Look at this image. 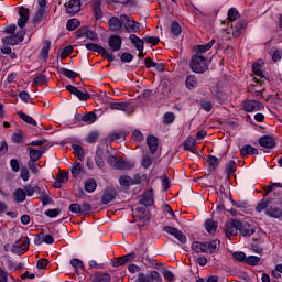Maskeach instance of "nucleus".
Returning a JSON list of instances; mask_svg holds the SVG:
<instances>
[{
    "label": "nucleus",
    "instance_id": "1",
    "mask_svg": "<svg viewBox=\"0 0 282 282\" xmlns=\"http://www.w3.org/2000/svg\"><path fill=\"white\" fill-rule=\"evenodd\" d=\"M263 210L267 217H270L271 219H279V221H282V208L276 207L274 205H270V200L262 199L256 206L257 213H263Z\"/></svg>",
    "mask_w": 282,
    "mask_h": 282
},
{
    "label": "nucleus",
    "instance_id": "2",
    "mask_svg": "<svg viewBox=\"0 0 282 282\" xmlns=\"http://www.w3.org/2000/svg\"><path fill=\"white\" fill-rule=\"evenodd\" d=\"M189 68L194 74H204V72H208V59L194 54L189 61Z\"/></svg>",
    "mask_w": 282,
    "mask_h": 282
},
{
    "label": "nucleus",
    "instance_id": "3",
    "mask_svg": "<svg viewBox=\"0 0 282 282\" xmlns=\"http://www.w3.org/2000/svg\"><path fill=\"white\" fill-rule=\"evenodd\" d=\"M223 232L229 241H232L237 235H239V220L237 219H230L225 223L223 227Z\"/></svg>",
    "mask_w": 282,
    "mask_h": 282
},
{
    "label": "nucleus",
    "instance_id": "4",
    "mask_svg": "<svg viewBox=\"0 0 282 282\" xmlns=\"http://www.w3.org/2000/svg\"><path fill=\"white\" fill-rule=\"evenodd\" d=\"M85 47L89 52H96L97 54H101L102 58H105L106 61H109V63H113V61H116V56L113 55V53L107 51V48L96 43L85 44Z\"/></svg>",
    "mask_w": 282,
    "mask_h": 282
},
{
    "label": "nucleus",
    "instance_id": "5",
    "mask_svg": "<svg viewBox=\"0 0 282 282\" xmlns=\"http://www.w3.org/2000/svg\"><path fill=\"white\" fill-rule=\"evenodd\" d=\"M132 215L135 221H139V228H144V226H147V224H149L151 220L149 213H147V207H135L132 209Z\"/></svg>",
    "mask_w": 282,
    "mask_h": 282
},
{
    "label": "nucleus",
    "instance_id": "6",
    "mask_svg": "<svg viewBox=\"0 0 282 282\" xmlns=\"http://www.w3.org/2000/svg\"><path fill=\"white\" fill-rule=\"evenodd\" d=\"M30 250V238L22 237L21 239L17 240L12 247L11 252L14 254H25Z\"/></svg>",
    "mask_w": 282,
    "mask_h": 282
},
{
    "label": "nucleus",
    "instance_id": "7",
    "mask_svg": "<svg viewBox=\"0 0 282 282\" xmlns=\"http://www.w3.org/2000/svg\"><path fill=\"white\" fill-rule=\"evenodd\" d=\"M246 25H248V23L245 20H240L235 24V26H231V32L230 30L226 29L224 31V36H226L228 40L239 39V36H241V31L246 30Z\"/></svg>",
    "mask_w": 282,
    "mask_h": 282
},
{
    "label": "nucleus",
    "instance_id": "8",
    "mask_svg": "<svg viewBox=\"0 0 282 282\" xmlns=\"http://www.w3.org/2000/svg\"><path fill=\"white\" fill-rule=\"evenodd\" d=\"M238 232L241 237H252L257 232V227L254 224L238 220Z\"/></svg>",
    "mask_w": 282,
    "mask_h": 282
},
{
    "label": "nucleus",
    "instance_id": "9",
    "mask_svg": "<svg viewBox=\"0 0 282 282\" xmlns=\"http://www.w3.org/2000/svg\"><path fill=\"white\" fill-rule=\"evenodd\" d=\"M243 109L247 111V113H252V111H261V109H264V106L260 101L246 99L243 101Z\"/></svg>",
    "mask_w": 282,
    "mask_h": 282
},
{
    "label": "nucleus",
    "instance_id": "10",
    "mask_svg": "<svg viewBox=\"0 0 282 282\" xmlns=\"http://www.w3.org/2000/svg\"><path fill=\"white\" fill-rule=\"evenodd\" d=\"M163 231L167 232V235H171L172 237H175L180 243H186V235L182 232V230L171 227V226H165L163 227Z\"/></svg>",
    "mask_w": 282,
    "mask_h": 282
},
{
    "label": "nucleus",
    "instance_id": "11",
    "mask_svg": "<svg viewBox=\"0 0 282 282\" xmlns=\"http://www.w3.org/2000/svg\"><path fill=\"white\" fill-rule=\"evenodd\" d=\"M121 21H123L124 28L128 32L135 33L140 30V23L131 20L128 15H121Z\"/></svg>",
    "mask_w": 282,
    "mask_h": 282
},
{
    "label": "nucleus",
    "instance_id": "12",
    "mask_svg": "<svg viewBox=\"0 0 282 282\" xmlns=\"http://www.w3.org/2000/svg\"><path fill=\"white\" fill-rule=\"evenodd\" d=\"M65 8H66L67 14H69L70 17H74L75 14H78V12H80V8H82L80 0H70L66 2Z\"/></svg>",
    "mask_w": 282,
    "mask_h": 282
},
{
    "label": "nucleus",
    "instance_id": "13",
    "mask_svg": "<svg viewBox=\"0 0 282 282\" xmlns=\"http://www.w3.org/2000/svg\"><path fill=\"white\" fill-rule=\"evenodd\" d=\"M108 46L111 52H120L122 50V37L120 35H111L108 39Z\"/></svg>",
    "mask_w": 282,
    "mask_h": 282
},
{
    "label": "nucleus",
    "instance_id": "14",
    "mask_svg": "<svg viewBox=\"0 0 282 282\" xmlns=\"http://www.w3.org/2000/svg\"><path fill=\"white\" fill-rule=\"evenodd\" d=\"M122 15L119 18L112 17L108 20V28L111 32H120L122 30Z\"/></svg>",
    "mask_w": 282,
    "mask_h": 282
},
{
    "label": "nucleus",
    "instance_id": "15",
    "mask_svg": "<svg viewBox=\"0 0 282 282\" xmlns=\"http://www.w3.org/2000/svg\"><path fill=\"white\" fill-rule=\"evenodd\" d=\"M116 195H118V193L116 192L115 188H106L102 196H101V204H111V202H113V199H116Z\"/></svg>",
    "mask_w": 282,
    "mask_h": 282
},
{
    "label": "nucleus",
    "instance_id": "16",
    "mask_svg": "<svg viewBox=\"0 0 282 282\" xmlns=\"http://www.w3.org/2000/svg\"><path fill=\"white\" fill-rule=\"evenodd\" d=\"M19 15L20 18L18 20V26L25 28V24L28 23V21H30V9L21 7Z\"/></svg>",
    "mask_w": 282,
    "mask_h": 282
},
{
    "label": "nucleus",
    "instance_id": "17",
    "mask_svg": "<svg viewBox=\"0 0 282 282\" xmlns=\"http://www.w3.org/2000/svg\"><path fill=\"white\" fill-rule=\"evenodd\" d=\"M259 144L264 149H274V147H276V141L270 135H264L259 139Z\"/></svg>",
    "mask_w": 282,
    "mask_h": 282
},
{
    "label": "nucleus",
    "instance_id": "18",
    "mask_svg": "<svg viewBox=\"0 0 282 282\" xmlns=\"http://www.w3.org/2000/svg\"><path fill=\"white\" fill-rule=\"evenodd\" d=\"M110 109L129 113V111L132 109V106L129 102H110Z\"/></svg>",
    "mask_w": 282,
    "mask_h": 282
},
{
    "label": "nucleus",
    "instance_id": "19",
    "mask_svg": "<svg viewBox=\"0 0 282 282\" xmlns=\"http://www.w3.org/2000/svg\"><path fill=\"white\" fill-rule=\"evenodd\" d=\"M221 246V241L219 240H212L209 242H205V249L207 250L206 251V254H214V252H217V250H219Z\"/></svg>",
    "mask_w": 282,
    "mask_h": 282
},
{
    "label": "nucleus",
    "instance_id": "20",
    "mask_svg": "<svg viewBox=\"0 0 282 282\" xmlns=\"http://www.w3.org/2000/svg\"><path fill=\"white\" fill-rule=\"evenodd\" d=\"M147 144L149 147L150 153L152 155H155V153L158 152V144H159L158 138H155L154 135H148Z\"/></svg>",
    "mask_w": 282,
    "mask_h": 282
},
{
    "label": "nucleus",
    "instance_id": "21",
    "mask_svg": "<svg viewBox=\"0 0 282 282\" xmlns=\"http://www.w3.org/2000/svg\"><path fill=\"white\" fill-rule=\"evenodd\" d=\"M218 227H219V223H217L210 218H208L204 223V228L207 232H209V235H215V232H217Z\"/></svg>",
    "mask_w": 282,
    "mask_h": 282
},
{
    "label": "nucleus",
    "instance_id": "22",
    "mask_svg": "<svg viewBox=\"0 0 282 282\" xmlns=\"http://www.w3.org/2000/svg\"><path fill=\"white\" fill-rule=\"evenodd\" d=\"M52 47V42L50 40H45L43 43V47L40 51V58L42 61H47L50 58V48Z\"/></svg>",
    "mask_w": 282,
    "mask_h": 282
},
{
    "label": "nucleus",
    "instance_id": "23",
    "mask_svg": "<svg viewBox=\"0 0 282 282\" xmlns=\"http://www.w3.org/2000/svg\"><path fill=\"white\" fill-rule=\"evenodd\" d=\"M215 45V39L210 40L207 44L196 46V56H204L205 52H208Z\"/></svg>",
    "mask_w": 282,
    "mask_h": 282
},
{
    "label": "nucleus",
    "instance_id": "24",
    "mask_svg": "<svg viewBox=\"0 0 282 282\" xmlns=\"http://www.w3.org/2000/svg\"><path fill=\"white\" fill-rule=\"evenodd\" d=\"M93 282H109L111 281V275L105 272H97L91 275Z\"/></svg>",
    "mask_w": 282,
    "mask_h": 282
},
{
    "label": "nucleus",
    "instance_id": "25",
    "mask_svg": "<svg viewBox=\"0 0 282 282\" xmlns=\"http://www.w3.org/2000/svg\"><path fill=\"white\" fill-rule=\"evenodd\" d=\"M130 42L132 43V45H134L138 52H142V50H144V40L138 37V35L131 34Z\"/></svg>",
    "mask_w": 282,
    "mask_h": 282
},
{
    "label": "nucleus",
    "instance_id": "26",
    "mask_svg": "<svg viewBox=\"0 0 282 282\" xmlns=\"http://www.w3.org/2000/svg\"><path fill=\"white\" fill-rule=\"evenodd\" d=\"M132 167L133 164L131 162L119 159L115 169L116 171H131Z\"/></svg>",
    "mask_w": 282,
    "mask_h": 282
},
{
    "label": "nucleus",
    "instance_id": "27",
    "mask_svg": "<svg viewBox=\"0 0 282 282\" xmlns=\"http://www.w3.org/2000/svg\"><path fill=\"white\" fill-rule=\"evenodd\" d=\"M240 154L246 155H259V150L250 144H246L240 149Z\"/></svg>",
    "mask_w": 282,
    "mask_h": 282
},
{
    "label": "nucleus",
    "instance_id": "28",
    "mask_svg": "<svg viewBox=\"0 0 282 282\" xmlns=\"http://www.w3.org/2000/svg\"><path fill=\"white\" fill-rule=\"evenodd\" d=\"M29 156L31 158V162H39L41 158H43V151L36 150L34 148H28Z\"/></svg>",
    "mask_w": 282,
    "mask_h": 282
},
{
    "label": "nucleus",
    "instance_id": "29",
    "mask_svg": "<svg viewBox=\"0 0 282 282\" xmlns=\"http://www.w3.org/2000/svg\"><path fill=\"white\" fill-rule=\"evenodd\" d=\"M192 250L194 252H196V254H202L207 252L206 250V242H199V241H195L192 243Z\"/></svg>",
    "mask_w": 282,
    "mask_h": 282
},
{
    "label": "nucleus",
    "instance_id": "30",
    "mask_svg": "<svg viewBox=\"0 0 282 282\" xmlns=\"http://www.w3.org/2000/svg\"><path fill=\"white\" fill-rule=\"evenodd\" d=\"M186 89H197V77L195 75H188L185 79Z\"/></svg>",
    "mask_w": 282,
    "mask_h": 282
},
{
    "label": "nucleus",
    "instance_id": "31",
    "mask_svg": "<svg viewBox=\"0 0 282 282\" xmlns=\"http://www.w3.org/2000/svg\"><path fill=\"white\" fill-rule=\"evenodd\" d=\"M13 197H14V202H17V204H21L23 202H25V191L22 188H18L13 192Z\"/></svg>",
    "mask_w": 282,
    "mask_h": 282
},
{
    "label": "nucleus",
    "instance_id": "32",
    "mask_svg": "<svg viewBox=\"0 0 282 282\" xmlns=\"http://www.w3.org/2000/svg\"><path fill=\"white\" fill-rule=\"evenodd\" d=\"M72 149L73 153L77 155L78 160H85V150L83 149V147L78 145V143H73Z\"/></svg>",
    "mask_w": 282,
    "mask_h": 282
},
{
    "label": "nucleus",
    "instance_id": "33",
    "mask_svg": "<svg viewBox=\"0 0 282 282\" xmlns=\"http://www.w3.org/2000/svg\"><path fill=\"white\" fill-rule=\"evenodd\" d=\"M97 118H98V115H96V112H94V111H90V112H87L86 115H84L82 117V120L86 124H94V122H96Z\"/></svg>",
    "mask_w": 282,
    "mask_h": 282
},
{
    "label": "nucleus",
    "instance_id": "34",
    "mask_svg": "<svg viewBox=\"0 0 282 282\" xmlns=\"http://www.w3.org/2000/svg\"><path fill=\"white\" fill-rule=\"evenodd\" d=\"M141 204L143 206H151L153 204V192H145L142 195Z\"/></svg>",
    "mask_w": 282,
    "mask_h": 282
},
{
    "label": "nucleus",
    "instance_id": "35",
    "mask_svg": "<svg viewBox=\"0 0 282 282\" xmlns=\"http://www.w3.org/2000/svg\"><path fill=\"white\" fill-rule=\"evenodd\" d=\"M18 116L19 118H21V120H23L24 122H26L28 124H32L33 127H36V120H34V118L30 117L29 115H26L23 111H18Z\"/></svg>",
    "mask_w": 282,
    "mask_h": 282
},
{
    "label": "nucleus",
    "instance_id": "36",
    "mask_svg": "<svg viewBox=\"0 0 282 282\" xmlns=\"http://www.w3.org/2000/svg\"><path fill=\"white\" fill-rule=\"evenodd\" d=\"M43 19H45V9L40 8V9H37L35 15L33 17L34 25H39V23H41V21H43Z\"/></svg>",
    "mask_w": 282,
    "mask_h": 282
},
{
    "label": "nucleus",
    "instance_id": "37",
    "mask_svg": "<svg viewBox=\"0 0 282 282\" xmlns=\"http://www.w3.org/2000/svg\"><path fill=\"white\" fill-rule=\"evenodd\" d=\"M170 32L173 36H180L182 34V26L177 21H173L170 26Z\"/></svg>",
    "mask_w": 282,
    "mask_h": 282
},
{
    "label": "nucleus",
    "instance_id": "38",
    "mask_svg": "<svg viewBox=\"0 0 282 282\" xmlns=\"http://www.w3.org/2000/svg\"><path fill=\"white\" fill-rule=\"evenodd\" d=\"M98 187V184L96 183V180L91 178L85 182V192L86 193H94L96 188Z\"/></svg>",
    "mask_w": 282,
    "mask_h": 282
},
{
    "label": "nucleus",
    "instance_id": "39",
    "mask_svg": "<svg viewBox=\"0 0 282 282\" xmlns=\"http://www.w3.org/2000/svg\"><path fill=\"white\" fill-rule=\"evenodd\" d=\"M119 184L126 188H129V186H133V178L129 175H122L119 178Z\"/></svg>",
    "mask_w": 282,
    "mask_h": 282
},
{
    "label": "nucleus",
    "instance_id": "40",
    "mask_svg": "<svg viewBox=\"0 0 282 282\" xmlns=\"http://www.w3.org/2000/svg\"><path fill=\"white\" fill-rule=\"evenodd\" d=\"M152 165H153V158H151V155L149 154H144L141 160V166L143 169H151Z\"/></svg>",
    "mask_w": 282,
    "mask_h": 282
},
{
    "label": "nucleus",
    "instance_id": "41",
    "mask_svg": "<svg viewBox=\"0 0 282 282\" xmlns=\"http://www.w3.org/2000/svg\"><path fill=\"white\" fill-rule=\"evenodd\" d=\"M94 17L96 21H100V19H102V9L100 8V1H96L94 3Z\"/></svg>",
    "mask_w": 282,
    "mask_h": 282
},
{
    "label": "nucleus",
    "instance_id": "42",
    "mask_svg": "<svg viewBox=\"0 0 282 282\" xmlns=\"http://www.w3.org/2000/svg\"><path fill=\"white\" fill-rule=\"evenodd\" d=\"M79 25H80V21H78V19H76V18H73L67 21L66 29L69 32H74V30H76V28H78Z\"/></svg>",
    "mask_w": 282,
    "mask_h": 282
},
{
    "label": "nucleus",
    "instance_id": "43",
    "mask_svg": "<svg viewBox=\"0 0 282 282\" xmlns=\"http://www.w3.org/2000/svg\"><path fill=\"white\" fill-rule=\"evenodd\" d=\"M82 36H84V39H88L89 41L98 40V34L89 29L84 30V32H82Z\"/></svg>",
    "mask_w": 282,
    "mask_h": 282
},
{
    "label": "nucleus",
    "instance_id": "44",
    "mask_svg": "<svg viewBox=\"0 0 282 282\" xmlns=\"http://www.w3.org/2000/svg\"><path fill=\"white\" fill-rule=\"evenodd\" d=\"M227 175L230 177V175H232L236 171H237V162L235 161H229L226 164V169H225Z\"/></svg>",
    "mask_w": 282,
    "mask_h": 282
},
{
    "label": "nucleus",
    "instance_id": "45",
    "mask_svg": "<svg viewBox=\"0 0 282 282\" xmlns=\"http://www.w3.org/2000/svg\"><path fill=\"white\" fill-rule=\"evenodd\" d=\"M239 17H241V15L239 14V11L236 8H230L228 10V14H227L228 21H231V22L237 21V19H239Z\"/></svg>",
    "mask_w": 282,
    "mask_h": 282
},
{
    "label": "nucleus",
    "instance_id": "46",
    "mask_svg": "<svg viewBox=\"0 0 282 282\" xmlns=\"http://www.w3.org/2000/svg\"><path fill=\"white\" fill-rule=\"evenodd\" d=\"M175 122V113L174 112H165L163 115V124H173Z\"/></svg>",
    "mask_w": 282,
    "mask_h": 282
},
{
    "label": "nucleus",
    "instance_id": "47",
    "mask_svg": "<svg viewBox=\"0 0 282 282\" xmlns=\"http://www.w3.org/2000/svg\"><path fill=\"white\" fill-rule=\"evenodd\" d=\"M61 74H63V76H66V78H70L72 80H74V78H78V73L69 70L65 67L61 68Z\"/></svg>",
    "mask_w": 282,
    "mask_h": 282
},
{
    "label": "nucleus",
    "instance_id": "48",
    "mask_svg": "<svg viewBox=\"0 0 282 282\" xmlns=\"http://www.w3.org/2000/svg\"><path fill=\"white\" fill-rule=\"evenodd\" d=\"M129 135V133L121 131V132H115L110 135L111 142H118V140H124Z\"/></svg>",
    "mask_w": 282,
    "mask_h": 282
},
{
    "label": "nucleus",
    "instance_id": "49",
    "mask_svg": "<svg viewBox=\"0 0 282 282\" xmlns=\"http://www.w3.org/2000/svg\"><path fill=\"white\" fill-rule=\"evenodd\" d=\"M70 265L75 269L76 272H78V270H85V264L80 261V259H72Z\"/></svg>",
    "mask_w": 282,
    "mask_h": 282
},
{
    "label": "nucleus",
    "instance_id": "50",
    "mask_svg": "<svg viewBox=\"0 0 282 282\" xmlns=\"http://www.w3.org/2000/svg\"><path fill=\"white\" fill-rule=\"evenodd\" d=\"M2 43L4 45H19V41L17 40L15 35H9L2 39Z\"/></svg>",
    "mask_w": 282,
    "mask_h": 282
},
{
    "label": "nucleus",
    "instance_id": "51",
    "mask_svg": "<svg viewBox=\"0 0 282 282\" xmlns=\"http://www.w3.org/2000/svg\"><path fill=\"white\" fill-rule=\"evenodd\" d=\"M260 261L261 258L257 256H249L248 258H246L245 263H247V265H259Z\"/></svg>",
    "mask_w": 282,
    "mask_h": 282
},
{
    "label": "nucleus",
    "instance_id": "52",
    "mask_svg": "<svg viewBox=\"0 0 282 282\" xmlns=\"http://www.w3.org/2000/svg\"><path fill=\"white\" fill-rule=\"evenodd\" d=\"M252 70H253V74H256V76H259L260 78H268L263 73V70H261V64H257V63L253 64Z\"/></svg>",
    "mask_w": 282,
    "mask_h": 282
},
{
    "label": "nucleus",
    "instance_id": "53",
    "mask_svg": "<svg viewBox=\"0 0 282 282\" xmlns=\"http://www.w3.org/2000/svg\"><path fill=\"white\" fill-rule=\"evenodd\" d=\"M70 173H72L73 177H78V175H80V173H83V164L76 163L75 166H73L70 169Z\"/></svg>",
    "mask_w": 282,
    "mask_h": 282
},
{
    "label": "nucleus",
    "instance_id": "54",
    "mask_svg": "<svg viewBox=\"0 0 282 282\" xmlns=\"http://www.w3.org/2000/svg\"><path fill=\"white\" fill-rule=\"evenodd\" d=\"M68 210L70 213H74L75 215H82V213H83L80 204H76V203L70 204L68 206Z\"/></svg>",
    "mask_w": 282,
    "mask_h": 282
},
{
    "label": "nucleus",
    "instance_id": "55",
    "mask_svg": "<svg viewBox=\"0 0 282 282\" xmlns=\"http://www.w3.org/2000/svg\"><path fill=\"white\" fill-rule=\"evenodd\" d=\"M207 163L209 164V169H216L219 164V158L215 155H209L207 159Z\"/></svg>",
    "mask_w": 282,
    "mask_h": 282
},
{
    "label": "nucleus",
    "instance_id": "56",
    "mask_svg": "<svg viewBox=\"0 0 282 282\" xmlns=\"http://www.w3.org/2000/svg\"><path fill=\"white\" fill-rule=\"evenodd\" d=\"M200 108L207 112L213 111V102L210 100L203 99L200 100Z\"/></svg>",
    "mask_w": 282,
    "mask_h": 282
},
{
    "label": "nucleus",
    "instance_id": "57",
    "mask_svg": "<svg viewBox=\"0 0 282 282\" xmlns=\"http://www.w3.org/2000/svg\"><path fill=\"white\" fill-rule=\"evenodd\" d=\"M132 140L133 142H143L144 141V134L140 130H134L132 133Z\"/></svg>",
    "mask_w": 282,
    "mask_h": 282
},
{
    "label": "nucleus",
    "instance_id": "58",
    "mask_svg": "<svg viewBox=\"0 0 282 282\" xmlns=\"http://www.w3.org/2000/svg\"><path fill=\"white\" fill-rule=\"evenodd\" d=\"M57 180H59L63 184H66V182H69V172L68 171H61Z\"/></svg>",
    "mask_w": 282,
    "mask_h": 282
},
{
    "label": "nucleus",
    "instance_id": "59",
    "mask_svg": "<svg viewBox=\"0 0 282 282\" xmlns=\"http://www.w3.org/2000/svg\"><path fill=\"white\" fill-rule=\"evenodd\" d=\"M108 151L105 150V147H98L96 150L97 158H101L102 160H107Z\"/></svg>",
    "mask_w": 282,
    "mask_h": 282
},
{
    "label": "nucleus",
    "instance_id": "60",
    "mask_svg": "<svg viewBox=\"0 0 282 282\" xmlns=\"http://www.w3.org/2000/svg\"><path fill=\"white\" fill-rule=\"evenodd\" d=\"M234 259H236L237 261H240L241 263H246V253L243 251H236L232 254Z\"/></svg>",
    "mask_w": 282,
    "mask_h": 282
},
{
    "label": "nucleus",
    "instance_id": "61",
    "mask_svg": "<svg viewBox=\"0 0 282 282\" xmlns=\"http://www.w3.org/2000/svg\"><path fill=\"white\" fill-rule=\"evenodd\" d=\"M144 43H149L150 45H158L160 43V37L158 36H145L143 37Z\"/></svg>",
    "mask_w": 282,
    "mask_h": 282
},
{
    "label": "nucleus",
    "instance_id": "62",
    "mask_svg": "<svg viewBox=\"0 0 282 282\" xmlns=\"http://www.w3.org/2000/svg\"><path fill=\"white\" fill-rule=\"evenodd\" d=\"M47 80V77L43 74H39L33 82L35 83V85H45Z\"/></svg>",
    "mask_w": 282,
    "mask_h": 282
},
{
    "label": "nucleus",
    "instance_id": "63",
    "mask_svg": "<svg viewBox=\"0 0 282 282\" xmlns=\"http://www.w3.org/2000/svg\"><path fill=\"white\" fill-rule=\"evenodd\" d=\"M46 217H51L53 219L54 217H58L61 215V209L55 208V209H48L45 212Z\"/></svg>",
    "mask_w": 282,
    "mask_h": 282
},
{
    "label": "nucleus",
    "instance_id": "64",
    "mask_svg": "<svg viewBox=\"0 0 282 282\" xmlns=\"http://www.w3.org/2000/svg\"><path fill=\"white\" fill-rule=\"evenodd\" d=\"M131 61H133V54L131 53L121 54V63H131Z\"/></svg>",
    "mask_w": 282,
    "mask_h": 282
}]
</instances>
